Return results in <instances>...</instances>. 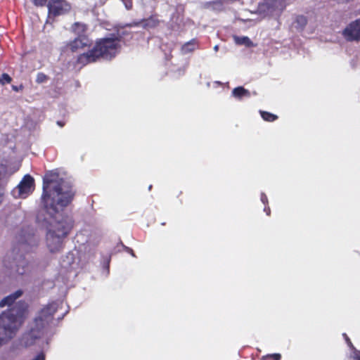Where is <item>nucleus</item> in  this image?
Returning a JSON list of instances; mask_svg holds the SVG:
<instances>
[{"label": "nucleus", "mask_w": 360, "mask_h": 360, "mask_svg": "<svg viewBox=\"0 0 360 360\" xmlns=\"http://www.w3.org/2000/svg\"><path fill=\"white\" fill-rule=\"evenodd\" d=\"M233 40L238 45H245L247 47L253 46V43L248 37L233 36Z\"/></svg>", "instance_id": "13"}, {"label": "nucleus", "mask_w": 360, "mask_h": 360, "mask_svg": "<svg viewBox=\"0 0 360 360\" xmlns=\"http://www.w3.org/2000/svg\"><path fill=\"white\" fill-rule=\"evenodd\" d=\"M11 81V78L7 74H3L0 77V83L4 84L5 83H10Z\"/></svg>", "instance_id": "19"}, {"label": "nucleus", "mask_w": 360, "mask_h": 360, "mask_svg": "<svg viewBox=\"0 0 360 360\" xmlns=\"http://www.w3.org/2000/svg\"><path fill=\"white\" fill-rule=\"evenodd\" d=\"M46 2V0H34V4L37 6H44Z\"/></svg>", "instance_id": "21"}, {"label": "nucleus", "mask_w": 360, "mask_h": 360, "mask_svg": "<svg viewBox=\"0 0 360 360\" xmlns=\"http://www.w3.org/2000/svg\"><path fill=\"white\" fill-rule=\"evenodd\" d=\"M13 89L15 90V91H18L17 87H15V86H13Z\"/></svg>", "instance_id": "30"}, {"label": "nucleus", "mask_w": 360, "mask_h": 360, "mask_svg": "<svg viewBox=\"0 0 360 360\" xmlns=\"http://www.w3.org/2000/svg\"><path fill=\"white\" fill-rule=\"evenodd\" d=\"M197 48H198L197 41L195 39H192L191 41L186 43L185 44H184L182 46L181 52L184 54H186V53L192 52Z\"/></svg>", "instance_id": "12"}, {"label": "nucleus", "mask_w": 360, "mask_h": 360, "mask_svg": "<svg viewBox=\"0 0 360 360\" xmlns=\"http://www.w3.org/2000/svg\"><path fill=\"white\" fill-rule=\"evenodd\" d=\"M343 35L348 41L360 40V18L350 23L344 30Z\"/></svg>", "instance_id": "9"}, {"label": "nucleus", "mask_w": 360, "mask_h": 360, "mask_svg": "<svg viewBox=\"0 0 360 360\" xmlns=\"http://www.w3.org/2000/svg\"><path fill=\"white\" fill-rule=\"evenodd\" d=\"M121 1L124 3V4L127 10H129L132 8V0H121Z\"/></svg>", "instance_id": "20"}, {"label": "nucleus", "mask_w": 360, "mask_h": 360, "mask_svg": "<svg viewBox=\"0 0 360 360\" xmlns=\"http://www.w3.org/2000/svg\"><path fill=\"white\" fill-rule=\"evenodd\" d=\"M37 245V241L33 236L28 235L26 238H20L18 244L12 252L13 255L11 270L18 275L25 274L28 270V261L22 252H29L32 247Z\"/></svg>", "instance_id": "5"}, {"label": "nucleus", "mask_w": 360, "mask_h": 360, "mask_svg": "<svg viewBox=\"0 0 360 360\" xmlns=\"http://www.w3.org/2000/svg\"><path fill=\"white\" fill-rule=\"evenodd\" d=\"M354 360H360V352L355 351L353 356Z\"/></svg>", "instance_id": "24"}, {"label": "nucleus", "mask_w": 360, "mask_h": 360, "mask_svg": "<svg viewBox=\"0 0 360 360\" xmlns=\"http://www.w3.org/2000/svg\"><path fill=\"white\" fill-rule=\"evenodd\" d=\"M45 355L43 353L38 354L33 360H44Z\"/></svg>", "instance_id": "23"}, {"label": "nucleus", "mask_w": 360, "mask_h": 360, "mask_svg": "<svg viewBox=\"0 0 360 360\" xmlns=\"http://www.w3.org/2000/svg\"><path fill=\"white\" fill-rule=\"evenodd\" d=\"M343 336L345 338V340L347 342L348 345L352 347V344L351 342V341L349 340V339L348 338V337L347 336V335L345 333L343 334Z\"/></svg>", "instance_id": "26"}, {"label": "nucleus", "mask_w": 360, "mask_h": 360, "mask_svg": "<svg viewBox=\"0 0 360 360\" xmlns=\"http://www.w3.org/2000/svg\"><path fill=\"white\" fill-rule=\"evenodd\" d=\"M232 94L234 97L238 98H241L243 96H250V92L242 86L235 88L232 91Z\"/></svg>", "instance_id": "14"}, {"label": "nucleus", "mask_w": 360, "mask_h": 360, "mask_svg": "<svg viewBox=\"0 0 360 360\" xmlns=\"http://www.w3.org/2000/svg\"><path fill=\"white\" fill-rule=\"evenodd\" d=\"M268 357L273 358L274 360H280L281 354H274L268 356Z\"/></svg>", "instance_id": "22"}, {"label": "nucleus", "mask_w": 360, "mask_h": 360, "mask_svg": "<svg viewBox=\"0 0 360 360\" xmlns=\"http://www.w3.org/2000/svg\"><path fill=\"white\" fill-rule=\"evenodd\" d=\"M260 114H261L262 118L264 120L268 121V122H272L277 119L276 115H275L272 113L268 112L260 111Z\"/></svg>", "instance_id": "17"}, {"label": "nucleus", "mask_w": 360, "mask_h": 360, "mask_svg": "<svg viewBox=\"0 0 360 360\" xmlns=\"http://www.w3.org/2000/svg\"><path fill=\"white\" fill-rule=\"evenodd\" d=\"M86 27L84 24L80 22H75L72 25L73 32L79 36H84L83 34L86 32Z\"/></svg>", "instance_id": "15"}, {"label": "nucleus", "mask_w": 360, "mask_h": 360, "mask_svg": "<svg viewBox=\"0 0 360 360\" xmlns=\"http://www.w3.org/2000/svg\"><path fill=\"white\" fill-rule=\"evenodd\" d=\"M22 295V291L21 290H18L15 292L5 297L0 301V307H11L15 301L21 297Z\"/></svg>", "instance_id": "11"}, {"label": "nucleus", "mask_w": 360, "mask_h": 360, "mask_svg": "<svg viewBox=\"0 0 360 360\" xmlns=\"http://www.w3.org/2000/svg\"><path fill=\"white\" fill-rule=\"evenodd\" d=\"M267 214H269V208H268Z\"/></svg>", "instance_id": "31"}, {"label": "nucleus", "mask_w": 360, "mask_h": 360, "mask_svg": "<svg viewBox=\"0 0 360 360\" xmlns=\"http://www.w3.org/2000/svg\"><path fill=\"white\" fill-rule=\"evenodd\" d=\"M34 188V180L29 174L24 176L18 186L13 190L15 198H25L32 193Z\"/></svg>", "instance_id": "7"}, {"label": "nucleus", "mask_w": 360, "mask_h": 360, "mask_svg": "<svg viewBox=\"0 0 360 360\" xmlns=\"http://www.w3.org/2000/svg\"><path fill=\"white\" fill-rule=\"evenodd\" d=\"M47 7L50 17L64 15L71 8L70 5L65 0H49Z\"/></svg>", "instance_id": "8"}, {"label": "nucleus", "mask_w": 360, "mask_h": 360, "mask_svg": "<svg viewBox=\"0 0 360 360\" xmlns=\"http://www.w3.org/2000/svg\"><path fill=\"white\" fill-rule=\"evenodd\" d=\"M74 194L69 183L60 177L58 172H46L41 196L45 214H39L37 220L47 229L46 245L51 253L63 249L64 240L72 229L71 223L60 212L70 203Z\"/></svg>", "instance_id": "1"}, {"label": "nucleus", "mask_w": 360, "mask_h": 360, "mask_svg": "<svg viewBox=\"0 0 360 360\" xmlns=\"http://www.w3.org/2000/svg\"><path fill=\"white\" fill-rule=\"evenodd\" d=\"M89 44L90 41L86 36H79L68 45V48L71 51L76 52L89 46Z\"/></svg>", "instance_id": "10"}, {"label": "nucleus", "mask_w": 360, "mask_h": 360, "mask_svg": "<svg viewBox=\"0 0 360 360\" xmlns=\"http://www.w3.org/2000/svg\"><path fill=\"white\" fill-rule=\"evenodd\" d=\"M47 80H48V77L45 74H44L42 72H39L37 75V78H36L37 83L42 84V83L46 82Z\"/></svg>", "instance_id": "18"}, {"label": "nucleus", "mask_w": 360, "mask_h": 360, "mask_svg": "<svg viewBox=\"0 0 360 360\" xmlns=\"http://www.w3.org/2000/svg\"><path fill=\"white\" fill-rule=\"evenodd\" d=\"M285 7L284 0H262L257 8L259 14L264 16L280 14Z\"/></svg>", "instance_id": "6"}, {"label": "nucleus", "mask_w": 360, "mask_h": 360, "mask_svg": "<svg viewBox=\"0 0 360 360\" xmlns=\"http://www.w3.org/2000/svg\"><path fill=\"white\" fill-rule=\"evenodd\" d=\"M218 49H219V46H218V45L214 46V50L215 51H218Z\"/></svg>", "instance_id": "27"}, {"label": "nucleus", "mask_w": 360, "mask_h": 360, "mask_svg": "<svg viewBox=\"0 0 360 360\" xmlns=\"http://www.w3.org/2000/svg\"><path fill=\"white\" fill-rule=\"evenodd\" d=\"M296 27L297 29L302 30L307 23L306 17L300 15L296 18L295 20Z\"/></svg>", "instance_id": "16"}, {"label": "nucleus", "mask_w": 360, "mask_h": 360, "mask_svg": "<svg viewBox=\"0 0 360 360\" xmlns=\"http://www.w3.org/2000/svg\"><path fill=\"white\" fill-rule=\"evenodd\" d=\"M57 124L60 126V127H63V124L61 123L60 122H58Z\"/></svg>", "instance_id": "28"}, {"label": "nucleus", "mask_w": 360, "mask_h": 360, "mask_svg": "<svg viewBox=\"0 0 360 360\" xmlns=\"http://www.w3.org/2000/svg\"><path fill=\"white\" fill-rule=\"evenodd\" d=\"M25 312L26 304L18 302L0 315V347L15 335L24 322Z\"/></svg>", "instance_id": "2"}, {"label": "nucleus", "mask_w": 360, "mask_h": 360, "mask_svg": "<svg viewBox=\"0 0 360 360\" xmlns=\"http://www.w3.org/2000/svg\"><path fill=\"white\" fill-rule=\"evenodd\" d=\"M120 40L117 38H105L97 41L95 46L86 53L81 54L77 63L85 65L95 62L99 58L111 59L115 57L120 48Z\"/></svg>", "instance_id": "4"}, {"label": "nucleus", "mask_w": 360, "mask_h": 360, "mask_svg": "<svg viewBox=\"0 0 360 360\" xmlns=\"http://www.w3.org/2000/svg\"><path fill=\"white\" fill-rule=\"evenodd\" d=\"M58 309V304L53 302L43 308L30 325V330L24 333L19 340L21 347H27L41 338L44 329L51 322L54 313Z\"/></svg>", "instance_id": "3"}, {"label": "nucleus", "mask_w": 360, "mask_h": 360, "mask_svg": "<svg viewBox=\"0 0 360 360\" xmlns=\"http://www.w3.org/2000/svg\"><path fill=\"white\" fill-rule=\"evenodd\" d=\"M261 200L263 203H266L267 202V197L264 193H262L261 195Z\"/></svg>", "instance_id": "25"}, {"label": "nucleus", "mask_w": 360, "mask_h": 360, "mask_svg": "<svg viewBox=\"0 0 360 360\" xmlns=\"http://www.w3.org/2000/svg\"><path fill=\"white\" fill-rule=\"evenodd\" d=\"M129 251H130V252L131 253V255L134 257V254L133 253L132 250H131V249H130V250H129Z\"/></svg>", "instance_id": "29"}]
</instances>
